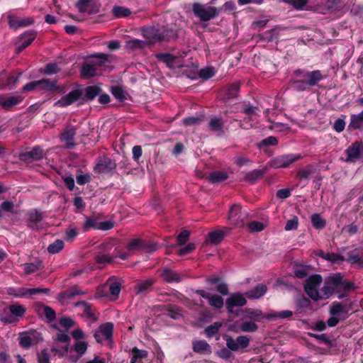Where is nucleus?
Instances as JSON below:
<instances>
[{"mask_svg": "<svg viewBox=\"0 0 363 363\" xmlns=\"http://www.w3.org/2000/svg\"><path fill=\"white\" fill-rule=\"evenodd\" d=\"M323 281V277L320 274H314L309 276L303 284L305 292L307 295H320L318 289Z\"/></svg>", "mask_w": 363, "mask_h": 363, "instance_id": "obj_6", "label": "nucleus"}, {"mask_svg": "<svg viewBox=\"0 0 363 363\" xmlns=\"http://www.w3.org/2000/svg\"><path fill=\"white\" fill-rule=\"evenodd\" d=\"M21 74V73H19L16 77H13V75H8L5 71H2L0 73V89L17 83Z\"/></svg>", "mask_w": 363, "mask_h": 363, "instance_id": "obj_22", "label": "nucleus"}, {"mask_svg": "<svg viewBox=\"0 0 363 363\" xmlns=\"http://www.w3.org/2000/svg\"><path fill=\"white\" fill-rule=\"evenodd\" d=\"M101 92L100 87L97 86H89L84 89L79 87L69 92L57 101L54 106L57 107L64 108L70 106L73 103L81 100V104L87 101H91Z\"/></svg>", "mask_w": 363, "mask_h": 363, "instance_id": "obj_1", "label": "nucleus"}, {"mask_svg": "<svg viewBox=\"0 0 363 363\" xmlns=\"http://www.w3.org/2000/svg\"><path fill=\"white\" fill-rule=\"evenodd\" d=\"M363 154V143L362 142H355L352 143L347 150V162H355Z\"/></svg>", "mask_w": 363, "mask_h": 363, "instance_id": "obj_12", "label": "nucleus"}, {"mask_svg": "<svg viewBox=\"0 0 363 363\" xmlns=\"http://www.w3.org/2000/svg\"><path fill=\"white\" fill-rule=\"evenodd\" d=\"M82 74L85 77H91L96 74L94 65L85 64L82 68Z\"/></svg>", "mask_w": 363, "mask_h": 363, "instance_id": "obj_55", "label": "nucleus"}, {"mask_svg": "<svg viewBox=\"0 0 363 363\" xmlns=\"http://www.w3.org/2000/svg\"><path fill=\"white\" fill-rule=\"evenodd\" d=\"M207 282L210 284H216L217 291L222 295H228V285L221 281V279L218 277H212L206 279Z\"/></svg>", "mask_w": 363, "mask_h": 363, "instance_id": "obj_27", "label": "nucleus"}, {"mask_svg": "<svg viewBox=\"0 0 363 363\" xmlns=\"http://www.w3.org/2000/svg\"><path fill=\"white\" fill-rule=\"evenodd\" d=\"M241 330L243 332H255L258 329V325L252 321H245L241 324Z\"/></svg>", "mask_w": 363, "mask_h": 363, "instance_id": "obj_63", "label": "nucleus"}, {"mask_svg": "<svg viewBox=\"0 0 363 363\" xmlns=\"http://www.w3.org/2000/svg\"><path fill=\"white\" fill-rule=\"evenodd\" d=\"M303 77L306 78L309 86L316 85L323 78L322 73L319 70L307 72Z\"/></svg>", "mask_w": 363, "mask_h": 363, "instance_id": "obj_28", "label": "nucleus"}, {"mask_svg": "<svg viewBox=\"0 0 363 363\" xmlns=\"http://www.w3.org/2000/svg\"><path fill=\"white\" fill-rule=\"evenodd\" d=\"M363 127V111L355 115L351 116V121L349 124V128L357 130Z\"/></svg>", "mask_w": 363, "mask_h": 363, "instance_id": "obj_32", "label": "nucleus"}, {"mask_svg": "<svg viewBox=\"0 0 363 363\" xmlns=\"http://www.w3.org/2000/svg\"><path fill=\"white\" fill-rule=\"evenodd\" d=\"M320 256L325 260L330 261L333 263H341L344 261V257L342 256L335 253L322 252Z\"/></svg>", "mask_w": 363, "mask_h": 363, "instance_id": "obj_44", "label": "nucleus"}, {"mask_svg": "<svg viewBox=\"0 0 363 363\" xmlns=\"http://www.w3.org/2000/svg\"><path fill=\"white\" fill-rule=\"evenodd\" d=\"M161 275L163 279L167 282H179L182 281L184 277V274H179L175 271H172L168 268L163 269Z\"/></svg>", "mask_w": 363, "mask_h": 363, "instance_id": "obj_21", "label": "nucleus"}, {"mask_svg": "<svg viewBox=\"0 0 363 363\" xmlns=\"http://www.w3.org/2000/svg\"><path fill=\"white\" fill-rule=\"evenodd\" d=\"M224 235V233L222 230L211 232L208 234L206 242L217 245L221 242Z\"/></svg>", "mask_w": 363, "mask_h": 363, "instance_id": "obj_34", "label": "nucleus"}, {"mask_svg": "<svg viewBox=\"0 0 363 363\" xmlns=\"http://www.w3.org/2000/svg\"><path fill=\"white\" fill-rule=\"evenodd\" d=\"M344 312H345V307L340 303L334 302L330 307V313L332 315H340Z\"/></svg>", "mask_w": 363, "mask_h": 363, "instance_id": "obj_59", "label": "nucleus"}, {"mask_svg": "<svg viewBox=\"0 0 363 363\" xmlns=\"http://www.w3.org/2000/svg\"><path fill=\"white\" fill-rule=\"evenodd\" d=\"M76 134V128L72 125H67L60 134V139L65 143L68 149H71L76 145L74 143V135Z\"/></svg>", "mask_w": 363, "mask_h": 363, "instance_id": "obj_16", "label": "nucleus"}, {"mask_svg": "<svg viewBox=\"0 0 363 363\" xmlns=\"http://www.w3.org/2000/svg\"><path fill=\"white\" fill-rule=\"evenodd\" d=\"M266 172V169H254L246 174L244 180L250 183H254L257 180L261 179Z\"/></svg>", "mask_w": 363, "mask_h": 363, "instance_id": "obj_31", "label": "nucleus"}, {"mask_svg": "<svg viewBox=\"0 0 363 363\" xmlns=\"http://www.w3.org/2000/svg\"><path fill=\"white\" fill-rule=\"evenodd\" d=\"M76 306H83L84 313L89 318L96 319L94 313L91 310V306L89 303L85 301H78L75 303Z\"/></svg>", "mask_w": 363, "mask_h": 363, "instance_id": "obj_52", "label": "nucleus"}, {"mask_svg": "<svg viewBox=\"0 0 363 363\" xmlns=\"http://www.w3.org/2000/svg\"><path fill=\"white\" fill-rule=\"evenodd\" d=\"M42 220V212L37 210L30 211L28 213L27 225L31 229H37L38 223H40Z\"/></svg>", "mask_w": 363, "mask_h": 363, "instance_id": "obj_19", "label": "nucleus"}, {"mask_svg": "<svg viewBox=\"0 0 363 363\" xmlns=\"http://www.w3.org/2000/svg\"><path fill=\"white\" fill-rule=\"evenodd\" d=\"M64 247V242L61 240H56L53 243L50 244L48 247L50 254H56L60 252Z\"/></svg>", "mask_w": 363, "mask_h": 363, "instance_id": "obj_46", "label": "nucleus"}, {"mask_svg": "<svg viewBox=\"0 0 363 363\" xmlns=\"http://www.w3.org/2000/svg\"><path fill=\"white\" fill-rule=\"evenodd\" d=\"M131 357L130 363H144L143 359L147 358L148 352L145 350L138 349L134 347L130 350Z\"/></svg>", "mask_w": 363, "mask_h": 363, "instance_id": "obj_20", "label": "nucleus"}, {"mask_svg": "<svg viewBox=\"0 0 363 363\" xmlns=\"http://www.w3.org/2000/svg\"><path fill=\"white\" fill-rule=\"evenodd\" d=\"M102 334L104 339L110 340L112 339L113 333V324L111 322H108L101 324L98 329Z\"/></svg>", "mask_w": 363, "mask_h": 363, "instance_id": "obj_30", "label": "nucleus"}, {"mask_svg": "<svg viewBox=\"0 0 363 363\" xmlns=\"http://www.w3.org/2000/svg\"><path fill=\"white\" fill-rule=\"evenodd\" d=\"M34 23V21L32 18H18L16 17L9 16V24L10 27L16 29L20 27H23L26 26L31 25Z\"/></svg>", "mask_w": 363, "mask_h": 363, "instance_id": "obj_26", "label": "nucleus"}, {"mask_svg": "<svg viewBox=\"0 0 363 363\" xmlns=\"http://www.w3.org/2000/svg\"><path fill=\"white\" fill-rule=\"evenodd\" d=\"M314 172V168L311 165H308L305 168L300 169L297 172V177L300 179H306L309 177V176Z\"/></svg>", "mask_w": 363, "mask_h": 363, "instance_id": "obj_56", "label": "nucleus"}, {"mask_svg": "<svg viewBox=\"0 0 363 363\" xmlns=\"http://www.w3.org/2000/svg\"><path fill=\"white\" fill-rule=\"evenodd\" d=\"M247 218V213L242 211L238 204H234L229 211L228 219L231 224L236 227H243Z\"/></svg>", "mask_w": 363, "mask_h": 363, "instance_id": "obj_5", "label": "nucleus"}, {"mask_svg": "<svg viewBox=\"0 0 363 363\" xmlns=\"http://www.w3.org/2000/svg\"><path fill=\"white\" fill-rule=\"evenodd\" d=\"M223 121L222 118H211L208 123L209 129L213 132H222L223 128Z\"/></svg>", "mask_w": 363, "mask_h": 363, "instance_id": "obj_39", "label": "nucleus"}, {"mask_svg": "<svg viewBox=\"0 0 363 363\" xmlns=\"http://www.w3.org/2000/svg\"><path fill=\"white\" fill-rule=\"evenodd\" d=\"M153 283V281L152 279H148L142 282H140L138 284V291L137 293L141 294V293H149L150 292V288Z\"/></svg>", "mask_w": 363, "mask_h": 363, "instance_id": "obj_49", "label": "nucleus"}, {"mask_svg": "<svg viewBox=\"0 0 363 363\" xmlns=\"http://www.w3.org/2000/svg\"><path fill=\"white\" fill-rule=\"evenodd\" d=\"M22 100L23 98L21 96H12L2 101L1 102V104L4 108H9L13 106L18 104Z\"/></svg>", "mask_w": 363, "mask_h": 363, "instance_id": "obj_42", "label": "nucleus"}, {"mask_svg": "<svg viewBox=\"0 0 363 363\" xmlns=\"http://www.w3.org/2000/svg\"><path fill=\"white\" fill-rule=\"evenodd\" d=\"M239 90L240 84L238 82H234L229 84L225 89L226 99L235 98Z\"/></svg>", "mask_w": 363, "mask_h": 363, "instance_id": "obj_40", "label": "nucleus"}, {"mask_svg": "<svg viewBox=\"0 0 363 363\" xmlns=\"http://www.w3.org/2000/svg\"><path fill=\"white\" fill-rule=\"evenodd\" d=\"M87 343L84 341H77L74 345V351L81 357L85 354L87 350Z\"/></svg>", "mask_w": 363, "mask_h": 363, "instance_id": "obj_58", "label": "nucleus"}, {"mask_svg": "<svg viewBox=\"0 0 363 363\" xmlns=\"http://www.w3.org/2000/svg\"><path fill=\"white\" fill-rule=\"evenodd\" d=\"M112 13L116 17L122 18L128 16L131 13V11L128 8L115 6L112 9Z\"/></svg>", "mask_w": 363, "mask_h": 363, "instance_id": "obj_43", "label": "nucleus"}, {"mask_svg": "<svg viewBox=\"0 0 363 363\" xmlns=\"http://www.w3.org/2000/svg\"><path fill=\"white\" fill-rule=\"evenodd\" d=\"M48 288H21L18 293L16 292L15 289L10 288L8 291L9 295H35L37 294H48L50 292Z\"/></svg>", "mask_w": 363, "mask_h": 363, "instance_id": "obj_17", "label": "nucleus"}, {"mask_svg": "<svg viewBox=\"0 0 363 363\" xmlns=\"http://www.w3.org/2000/svg\"><path fill=\"white\" fill-rule=\"evenodd\" d=\"M192 11L201 21H208L218 16L220 10L214 6H206L199 3H194Z\"/></svg>", "mask_w": 363, "mask_h": 363, "instance_id": "obj_4", "label": "nucleus"}, {"mask_svg": "<svg viewBox=\"0 0 363 363\" xmlns=\"http://www.w3.org/2000/svg\"><path fill=\"white\" fill-rule=\"evenodd\" d=\"M157 58L165 63L169 67H174L175 60L177 59V57L169 53H160L156 55Z\"/></svg>", "mask_w": 363, "mask_h": 363, "instance_id": "obj_36", "label": "nucleus"}, {"mask_svg": "<svg viewBox=\"0 0 363 363\" xmlns=\"http://www.w3.org/2000/svg\"><path fill=\"white\" fill-rule=\"evenodd\" d=\"M301 158L300 155H284L272 159L269 165L273 168H286L291 164Z\"/></svg>", "mask_w": 363, "mask_h": 363, "instance_id": "obj_7", "label": "nucleus"}, {"mask_svg": "<svg viewBox=\"0 0 363 363\" xmlns=\"http://www.w3.org/2000/svg\"><path fill=\"white\" fill-rule=\"evenodd\" d=\"M292 315H293L292 311H291L289 310H284V311H281L272 312L269 315L266 316V318L286 319V318H290Z\"/></svg>", "mask_w": 363, "mask_h": 363, "instance_id": "obj_48", "label": "nucleus"}, {"mask_svg": "<svg viewBox=\"0 0 363 363\" xmlns=\"http://www.w3.org/2000/svg\"><path fill=\"white\" fill-rule=\"evenodd\" d=\"M18 345L23 349H28L33 345L43 341L42 333L37 330L30 329L18 334Z\"/></svg>", "mask_w": 363, "mask_h": 363, "instance_id": "obj_3", "label": "nucleus"}, {"mask_svg": "<svg viewBox=\"0 0 363 363\" xmlns=\"http://www.w3.org/2000/svg\"><path fill=\"white\" fill-rule=\"evenodd\" d=\"M208 299L209 304L216 308H220L223 306V296H203Z\"/></svg>", "mask_w": 363, "mask_h": 363, "instance_id": "obj_54", "label": "nucleus"}, {"mask_svg": "<svg viewBox=\"0 0 363 363\" xmlns=\"http://www.w3.org/2000/svg\"><path fill=\"white\" fill-rule=\"evenodd\" d=\"M215 74V71L213 67H206L200 69L199 76L203 79H208Z\"/></svg>", "mask_w": 363, "mask_h": 363, "instance_id": "obj_64", "label": "nucleus"}, {"mask_svg": "<svg viewBox=\"0 0 363 363\" xmlns=\"http://www.w3.org/2000/svg\"><path fill=\"white\" fill-rule=\"evenodd\" d=\"M228 174L224 171H216L210 174L208 179L212 183H219L226 180Z\"/></svg>", "mask_w": 363, "mask_h": 363, "instance_id": "obj_35", "label": "nucleus"}, {"mask_svg": "<svg viewBox=\"0 0 363 363\" xmlns=\"http://www.w3.org/2000/svg\"><path fill=\"white\" fill-rule=\"evenodd\" d=\"M36 311L38 313H40L41 311H43V315L45 316L48 322L49 323L52 322L56 319L55 311L48 306L38 303L36 305Z\"/></svg>", "mask_w": 363, "mask_h": 363, "instance_id": "obj_25", "label": "nucleus"}, {"mask_svg": "<svg viewBox=\"0 0 363 363\" xmlns=\"http://www.w3.org/2000/svg\"><path fill=\"white\" fill-rule=\"evenodd\" d=\"M9 311L16 317H22L25 314L26 308L21 305L12 304L9 306Z\"/></svg>", "mask_w": 363, "mask_h": 363, "instance_id": "obj_51", "label": "nucleus"}, {"mask_svg": "<svg viewBox=\"0 0 363 363\" xmlns=\"http://www.w3.org/2000/svg\"><path fill=\"white\" fill-rule=\"evenodd\" d=\"M161 28L164 30L162 32H161V42L169 41L177 38V31L174 29L167 28L164 26H161Z\"/></svg>", "mask_w": 363, "mask_h": 363, "instance_id": "obj_38", "label": "nucleus"}, {"mask_svg": "<svg viewBox=\"0 0 363 363\" xmlns=\"http://www.w3.org/2000/svg\"><path fill=\"white\" fill-rule=\"evenodd\" d=\"M226 345L232 351H238L239 349H245L250 345V339L245 335L238 336L236 340L231 336L225 335Z\"/></svg>", "mask_w": 363, "mask_h": 363, "instance_id": "obj_11", "label": "nucleus"}, {"mask_svg": "<svg viewBox=\"0 0 363 363\" xmlns=\"http://www.w3.org/2000/svg\"><path fill=\"white\" fill-rule=\"evenodd\" d=\"M330 296H301V298L296 300V309L298 312H302L305 308H309L313 310L314 308L311 303V299L314 301H318L320 300L327 299Z\"/></svg>", "mask_w": 363, "mask_h": 363, "instance_id": "obj_14", "label": "nucleus"}, {"mask_svg": "<svg viewBox=\"0 0 363 363\" xmlns=\"http://www.w3.org/2000/svg\"><path fill=\"white\" fill-rule=\"evenodd\" d=\"M92 2V0H79L75 6L78 9L80 13L87 12V9L89 7ZM89 14H92L94 12L92 11H88Z\"/></svg>", "mask_w": 363, "mask_h": 363, "instance_id": "obj_47", "label": "nucleus"}, {"mask_svg": "<svg viewBox=\"0 0 363 363\" xmlns=\"http://www.w3.org/2000/svg\"><path fill=\"white\" fill-rule=\"evenodd\" d=\"M181 310L178 307H171L167 309V315L174 320H179L182 318Z\"/></svg>", "mask_w": 363, "mask_h": 363, "instance_id": "obj_60", "label": "nucleus"}, {"mask_svg": "<svg viewBox=\"0 0 363 363\" xmlns=\"http://www.w3.org/2000/svg\"><path fill=\"white\" fill-rule=\"evenodd\" d=\"M356 286L349 280L345 279L340 273L332 274L324 281L322 291L324 295H332L334 291L351 293L354 292Z\"/></svg>", "mask_w": 363, "mask_h": 363, "instance_id": "obj_2", "label": "nucleus"}, {"mask_svg": "<svg viewBox=\"0 0 363 363\" xmlns=\"http://www.w3.org/2000/svg\"><path fill=\"white\" fill-rule=\"evenodd\" d=\"M313 269V268L309 265H302L300 267H297L294 269L295 277L298 279H303L306 277L310 272Z\"/></svg>", "mask_w": 363, "mask_h": 363, "instance_id": "obj_41", "label": "nucleus"}, {"mask_svg": "<svg viewBox=\"0 0 363 363\" xmlns=\"http://www.w3.org/2000/svg\"><path fill=\"white\" fill-rule=\"evenodd\" d=\"M121 284L111 279H109L104 284L99 286L97 289L96 295H103L106 294L107 289L111 295H118L121 292Z\"/></svg>", "mask_w": 363, "mask_h": 363, "instance_id": "obj_15", "label": "nucleus"}, {"mask_svg": "<svg viewBox=\"0 0 363 363\" xmlns=\"http://www.w3.org/2000/svg\"><path fill=\"white\" fill-rule=\"evenodd\" d=\"M164 30L161 26H146L143 28L142 33L147 40V45L156 42H161V32Z\"/></svg>", "mask_w": 363, "mask_h": 363, "instance_id": "obj_9", "label": "nucleus"}, {"mask_svg": "<svg viewBox=\"0 0 363 363\" xmlns=\"http://www.w3.org/2000/svg\"><path fill=\"white\" fill-rule=\"evenodd\" d=\"M44 156V151L40 146H35L29 150L21 152L19 155L20 160L29 164L33 161H39Z\"/></svg>", "mask_w": 363, "mask_h": 363, "instance_id": "obj_10", "label": "nucleus"}, {"mask_svg": "<svg viewBox=\"0 0 363 363\" xmlns=\"http://www.w3.org/2000/svg\"><path fill=\"white\" fill-rule=\"evenodd\" d=\"M93 58L92 63L95 66H102L107 62H111L113 59L111 55L98 53L91 56Z\"/></svg>", "mask_w": 363, "mask_h": 363, "instance_id": "obj_29", "label": "nucleus"}, {"mask_svg": "<svg viewBox=\"0 0 363 363\" xmlns=\"http://www.w3.org/2000/svg\"><path fill=\"white\" fill-rule=\"evenodd\" d=\"M246 315L247 318L255 321H260V320L264 317L262 311L252 308L246 309Z\"/></svg>", "mask_w": 363, "mask_h": 363, "instance_id": "obj_45", "label": "nucleus"}, {"mask_svg": "<svg viewBox=\"0 0 363 363\" xmlns=\"http://www.w3.org/2000/svg\"><path fill=\"white\" fill-rule=\"evenodd\" d=\"M116 167V164L109 157H101L94 167V171L99 174L108 173Z\"/></svg>", "mask_w": 363, "mask_h": 363, "instance_id": "obj_13", "label": "nucleus"}, {"mask_svg": "<svg viewBox=\"0 0 363 363\" xmlns=\"http://www.w3.org/2000/svg\"><path fill=\"white\" fill-rule=\"evenodd\" d=\"M246 303L245 296H229L226 301V308L228 311L233 312L235 307L245 306Z\"/></svg>", "mask_w": 363, "mask_h": 363, "instance_id": "obj_24", "label": "nucleus"}, {"mask_svg": "<svg viewBox=\"0 0 363 363\" xmlns=\"http://www.w3.org/2000/svg\"><path fill=\"white\" fill-rule=\"evenodd\" d=\"M143 240L140 238H135L131 240L127 245V248L129 251L133 252L142 249Z\"/></svg>", "mask_w": 363, "mask_h": 363, "instance_id": "obj_50", "label": "nucleus"}, {"mask_svg": "<svg viewBox=\"0 0 363 363\" xmlns=\"http://www.w3.org/2000/svg\"><path fill=\"white\" fill-rule=\"evenodd\" d=\"M192 349L200 354H210L212 352L211 345L204 340H196L192 342Z\"/></svg>", "mask_w": 363, "mask_h": 363, "instance_id": "obj_18", "label": "nucleus"}, {"mask_svg": "<svg viewBox=\"0 0 363 363\" xmlns=\"http://www.w3.org/2000/svg\"><path fill=\"white\" fill-rule=\"evenodd\" d=\"M99 225V221L97 217L88 218L84 223V228L86 230L89 228L97 229Z\"/></svg>", "mask_w": 363, "mask_h": 363, "instance_id": "obj_61", "label": "nucleus"}, {"mask_svg": "<svg viewBox=\"0 0 363 363\" xmlns=\"http://www.w3.org/2000/svg\"><path fill=\"white\" fill-rule=\"evenodd\" d=\"M36 37V32L34 30H29L21 35V38L23 39V43L16 48V52L19 53L27 48Z\"/></svg>", "mask_w": 363, "mask_h": 363, "instance_id": "obj_23", "label": "nucleus"}, {"mask_svg": "<svg viewBox=\"0 0 363 363\" xmlns=\"http://www.w3.org/2000/svg\"><path fill=\"white\" fill-rule=\"evenodd\" d=\"M42 262L37 261L35 263H28L24 264V271L26 274L33 273L41 268Z\"/></svg>", "mask_w": 363, "mask_h": 363, "instance_id": "obj_57", "label": "nucleus"}, {"mask_svg": "<svg viewBox=\"0 0 363 363\" xmlns=\"http://www.w3.org/2000/svg\"><path fill=\"white\" fill-rule=\"evenodd\" d=\"M267 291V288L265 284H259L252 291L247 292L246 295H263Z\"/></svg>", "mask_w": 363, "mask_h": 363, "instance_id": "obj_62", "label": "nucleus"}, {"mask_svg": "<svg viewBox=\"0 0 363 363\" xmlns=\"http://www.w3.org/2000/svg\"><path fill=\"white\" fill-rule=\"evenodd\" d=\"M311 222L317 229H322L325 226V220L319 214L315 213L311 216Z\"/></svg>", "mask_w": 363, "mask_h": 363, "instance_id": "obj_53", "label": "nucleus"}, {"mask_svg": "<svg viewBox=\"0 0 363 363\" xmlns=\"http://www.w3.org/2000/svg\"><path fill=\"white\" fill-rule=\"evenodd\" d=\"M147 45V43L138 39L129 40L125 43L126 49L130 51L144 48Z\"/></svg>", "mask_w": 363, "mask_h": 363, "instance_id": "obj_33", "label": "nucleus"}, {"mask_svg": "<svg viewBox=\"0 0 363 363\" xmlns=\"http://www.w3.org/2000/svg\"><path fill=\"white\" fill-rule=\"evenodd\" d=\"M221 326L222 323L215 322L205 328L204 333L207 337H212L218 333Z\"/></svg>", "mask_w": 363, "mask_h": 363, "instance_id": "obj_37", "label": "nucleus"}, {"mask_svg": "<svg viewBox=\"0 0 363 363\" xmlns=\"http://www.w3.org/2000/svg\"><path fill=\"white\" fill-rule=\"evenodd\" d=\"M39 91L48 92L52 91L64 94L67 91L65 85L57 84L56 81L50 79H42L38 80Z\"/></svg>", "mask_w": 363, "mask_h": 363, "instance_id": "obj_8", "label": "nucleus"}]
</instances>
